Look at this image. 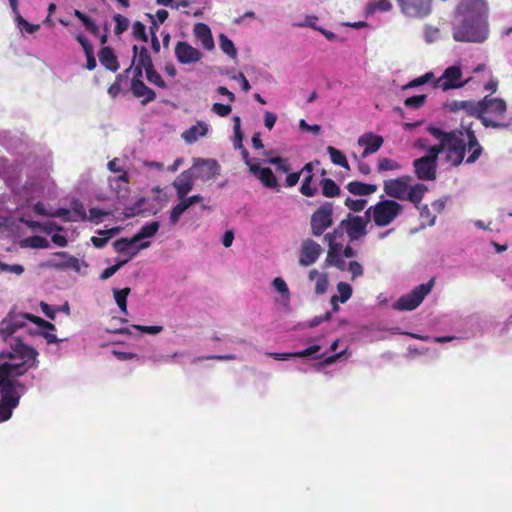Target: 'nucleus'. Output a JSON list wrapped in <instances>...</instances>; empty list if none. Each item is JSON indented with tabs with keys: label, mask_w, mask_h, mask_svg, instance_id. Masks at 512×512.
<instances>
[{
	"label": "nucleus",
	"mask_w": 512,
	"mask_h": 512,
	"mask_svg": "<svg viewBox=\"0 0 512 512\" xmlns=\"http://www.w3.org/2000/svg\"><path fill=\"white\" fill-rule=\"evenodd\" d=\"M459 22L453 26V39L480 43L488 36V7L484 0H464L456 10Z\"/></svg>",
	"instance_id": "obj_1"
},
{
	"label": "nucleus",
	"mask_w": 512,
	"mask_h": 512,
	"mask_svg": "<svg viewBox=\"0 0 512 512\" xmlns=\"http://www.w3.org/2000/svg\"><path fill=\"white\" fill-rule=\"evenodd\" d=\"M427 131L435 138L443 137L446 159L455 167L463 162L467 147L471 151L466 159L468 164L476 162L482 154L483 148L471 127L445 132L438 127L429 126Z\"/></svg>",
	"instance_id": "obj_2"
},
{
	"label": "nucleus",
	"mask_w": 512,
	"mask_h": 512,
	"mask_svg": "<svg viewBox=\"0 0 512 512\" xmlns=\"http://www.w3.org/2000/svg\"><path fill=\"white\" fill-rule=\"evenodd\" d=\"M11 348L12 352L7 354L9 361L0 363V369L4 366L6 367L7 379L12 384V387L17 389V387H22V384L15 378L26 374L31 368L38 366V351L24 344L19 338L14 339Z\"/></svg>",
	"instance_id": "obj_3"
},
{
	"label": "nucleus",
	"mask_w": 512,
	"mask_h": 512,
	"mask_svg": "<svg viewBox=\"0 0 512 512\" xmlns=\"http://www.w3.org/2000/svg\"><path fill=\"white\" fill-rule=\"evenodd\" d=\"M481 110V123L484 127L494 129L509 127V123L503 121L507 111V105L502 98H495L490 95H486L482 99Z\"/></svg>",
	"instance_id": "obj_4"
},
{
	"label": "nucleus",
	"mask_w": 512,
	"mask_h": 512,
	"mask_svg": "<svg viewBox=\"0 0 512 512\" xmlns=\"http://www.w3.org/2000/svg\"><path fill=\"white\" fill-rule=\"evenodd\" d=\"M7 371L4 366L0 369V422H5L12 417L13 410L18 407L20 395L7 379Z\"/></svg>",
	"instance_id": "obj_5"
},
{
	"label": "nucleus",
	"mask_w": 512,
	"mask_h": 512,
	"mask_svg": "<svg viewBox=\"0 0 512 512\" xmlns=\"http://www.w3.org/2000/svg\"><path fill=\"white\" fill-rule=\"evenodd\" d=\"M434 285V279L429 280L427 283L420 284L415 287L410 293L401 296L394 304L393 307L398 311H412L416 309L428 295Z\"/></svg>",
	"instance_id": "obj_6"
},
{
	"label": "nucleus",
	"mask_w": 512,
	"mask_h": 512,
	"mask_svg": "<svg viewBox=\"0 0 512 512\" xmlns=\"http://www.w3.org/2000/svg\"><path fill=\"white\" fill-rule=\"evenodd\" d=\"M403 206L395 200H382L373 205L374 223L376 226L390 225L402 212Z\"/></svg>",
	"instance_id": "obj_7"
},
{
	"label": "nucleus",
	"mask_w": 512,
	"mask_h": 512,
	"mask_svg": "<svg viewBox=\"0 0 512 512\" xmlns=\"http://www.w3.org/2000/svg\"><path fill=\"white\" fill-rule=\"evenodd\" d=\"M333 210V203L327 201L312 213L310 218V227L313 236H321L329 227L332 226Z\"/></svg>",
	"instance_id": "obj_8"
},
{
	"label": "nucleus",
	"mask_w": 512,
	"mask_h": 512,
	"mask_svg": "<svg viewBox=\"0 0 512 512\" xmlns=\"http://www.w3.org/2000/svg\"><path fill=\"white\" fill-rule=\"evenodd\" d=\"M462 69L460 66L447 67L441 77L433 83L434 88H441L443 91L463 87L467 81H462Z\"/></svg>",
	"instance_id": "obj_9"
},
{
	"label": "nucleus",
	"mask_w": 512,
	"mask_h": 512,
	"mask_svg": "<svg viewBox=\"0 0 512 512\" xmlns=\"http://www.w3.org/2000/svg\"><path fill=\"white\" fill-rule=\"evenodd\" d=\"M338 229L345 231L350 241H357L367 234V226L361 216H355L351 213L340 221Z\"/></svg>",
	"instance_id": "obj_10"
},
{
	"label": "nucleus",
	"mask_w": 512,
	"mask_h": 512,
	"mask_svg": "<svg viewBox=\"0 0 512 512\" xmlns=\"http://www.w3.org/2000/svg\"><path fill=\"white\" fill-rule=\"evenodd\" d=\"M401 12L412 18L427 17L432 11V0H396Z\"/></svg>",
	"instance_id": "obj_11"
},
{
	"label": "nucleus",
	"mask_w": 512,
	"mask_h": 512,
	"mask_svg": "<svg viewBox=\"0 0 512 512\" xmlns=\"http://www.w3.org/2000/svg\"><path fill=\"white\" fill-rule=\"evenodd\" d=\"M191 169L195 179L202 181L214 179L220 174V165L215 159L197 158Z\"/></svg>",
	"instance_id": "obj_12"
},
{
	"label": "nucleus",
	"mask_w": 512,
	"mask_h": 512,
	"mask_svg": "<svg viewBox=\"0 0 512 512\" xmlns=\"http://www.w3.org/2000/svg\"><path fill=\"white\" fill-rule=\"evenodd\" d=\"M174 53L177 61L183 65L196 64L203 58V53L186 41H178Z\"/></svg>",
	"instance_id": "obj_13"
},
{
	"label": "nucleus",
	"mask_w": 512,
	"mask_h": 512,
	"mask_svg": "<svg viewBox=\"0 0 512 512\" xmlns=\"http://www.w3.org/2000/svg\"><path fill=\"white\" fill-rule=\"evenodd\" d=\"M414 172L419 180L433 181L437 176V163L429 157H420L413 161Z\"/></svg>",
	"instance_id": "obj_14"
},
{
	"label": "nucleus",
	"mask_w": 512,
	"mask_h": 512,
	"mask_svg": "<svg viewBox=\"0 0 512 512\" xmlns=\"http://www.w3.org/2000/svg\"><path fill=\"white\" fill-rule=\"evenodd\" d=\"M321 251V246L312 239L304 240L301 245L299 264L305 267L314 264L319 258Z\"/></svg>",
	"instance_id": "obj_15"
},
{
	"label": "nucleus",
	"mask_w": 512,
	"mask_h": 512,
	"mask_svg": "<svg viewBox=\"0 0 512 512\" xmlns=\"http://www.w3.org/2000/svg\"><path fill=\"white\" fill-rule=\"evenodd\" d=\"M409 180V176L385 180L384 191L389 197L403 201L409 188Z\"/></svg>",
	"instance_id": "obj_16"
},
{
	"label": "nucleus",
	"mask_w": 512,
	"mask_h": 512,
	"mask_svg": "<svg viewBox=\"0 0 512 512\" xmlns=\"http://www.w3.org/2000/svg\"><path fill=\"white\" fill-rule=\"evenodd\" d=\"M482 99L475 100H454L450 103L449 108L452 112L463 111L470 117H475L481 120L482 117Z\"/></svg>",
	"instance_id": "obj_17"
},
{
	"label": "nucleus",
	"mask_w": 512,
	"mask_h": 512,
	"mask_svg": "<svg viewBox=\"0 0 512 512\" xmlns=\"http://www.w3.org/2000/svg\"><path fill=\"white\" fill-rule=\"evenodd\" d=\"M194 174L192 169H187L180 173L173 181L172 186L176 190L178 198H184L192 191L194 186Z\"/></svg>",
	"instance_id": "obj_18"
},
{
	"label": "nucleus",
	"mask_w": 512,
	"mask_h": 512,
	"mask_svg": "<svg viewBox=\"0 0 512 512\" xmlns=\"http://www.w3.org/2000/svg\"><path fill=\"white\" fill-rule=\"evenodd\" d=\"M383 142L384 139L382 136L374 134L372 132H367L361 135L358 138V145L364 147V150L361 155L362 158H365L368 155L377 152L381 148Z\"/></svg>",
	"instance_id": "obj_19"
},
{
	"label": "nucleus",
	"mask_w": 512,
	"mask_h": 512,
	"mask_svg": "<svg viewBox=\"0 0 512 512\" xmlns=\"http://www.w3.org/2000/svg\"><path fill=\"white\" fill-rule=\"evenodd\" d=\"M250 172L254 174L262 185L266 188L274 189L278 187L277 179L270 168H261L258 162L250 166Z\"/></svg>",
	"instance_id": "obj_20"
},
{
	"label": "nucleus",
	"mask_w": 512,
	"mask_h": 512,
	"mask_svg": "<svg viewBox=\"0 0 512 512\" xmlns=\"http://www.w3.org/2000/svg\"><path fill=\"white\" fill-rule=\"evenodd\" d=\"M130 90L134 97L142 98V105H147L156 99L155 91L149 88L142 80L131 81Z\"/></svg>",
	"instance_id": "obj_21"
},
{
	"label": "nucleus",
	"mask_w": 512,
	"mask_h": 512,
	"mask_svg": "<svg viewBox=\"0 0 512 512\" xmlns=\"http://www.w3.org/2000/svg\"><path fill=\"white\" fill-rule=\"evenodd\" d=\"M134 238H119L113 243V247L117 253H128L129 254V260L135 257L138 254V251L141 249H146L150 246V242H142L138 249L134 251H130V248L135 244Z\"/></svg>",
	"instance_id": "obj_22"
},
{
	"label": "nucleus",
	"mask_w": 512,
	"mask_h": 512,
	"mask_svg": "<svg viewBox=\"0 0 512 512\" xmlns=\"http://www.w3.org/2000/svg\"><path fill=\"white\" fill-rule=\"evenodd\" d=\"M193 33L197 40L206 50H212L215 47L212 32L210 27L205 23H196L193 28Z\"/></svg>",
	"instance_id": "obj_23"
},
{
	"label": "nucleus",
	"mask_w": 512,
	"mask_h": 512,
	"mask_svg": "<svg viewBox=\"0 0 512 512\" xmlns=\"http://www.w3.org/2000/svg\"><path fill=\"white\" fill-rule=\"evenodd\" d=\"M133 59L131 65L135 63L144 68L145 72L154 68L152 58L145 46H142L139 50L137 45H134L133 48Z\"/></svg>",
	"instance_id": "obj_24"
},
{
	"label": "nucleus",
	"mask_w": 512,
	"mask_h": 512,
	"mask_svg": "<svg viewBox=\"0 0 512 512\" xmlns=\"http://www.w3.org/2000/svg\"><path fill=\"white\" fill-rule=\"evenodd\" d=\"M100 63L112 72H116L119 69V62L112 48L105 46L100 49L99 53Z\"/></svg>",
	"instance_id": "obj_25"
},
{
	"label": "nucleus",
	"mask_w": 512,
	"mask_h": 512,
	"mask_svg": "<svg viewBox=\"0 0 512 512\" xmlns=\"http://www.w3.org/2000/svg\"><path fill=\"white\" fill-rule=\"evenodd\" d=\"M346 189L353 195L367 196L377 191V185L366 184L360 181H351L346 185Z\"/></svg>",
	"instance_id": "obj_26"
},
{
	"label": "nucleus",
	"mask_w": 512,
	"mask_h": 512,
	"mask_svg": "<svg viewBox=\"0 0 512 512\" xmlns=\"http://www.w3.org/2000/svg\"><path fill=\"white\" fill-rule=\"evenodd\" d=\"M321 349L320 345H312L302 351L293 352V353H268L269 356L273 357L276 360H287L292 357L297 358H305L309 357L317 352H319Z\"/></svg>",
	"instance_id": "obj_27"
},
{
	"label": "nucleus",
	"mask_w": 512,
	"mask_h": 512,
	"mask_svg": "<svg viewBox=\"0 0 512 512\" xmlns=\"http://www.w3.org/2000/svg\"><path fill=\"white\" fill-rule=\"evenodd\" d=\"M428 188L424 184L417 183L414 186L408 188L404 200L410 201L416 208L421 207L420 203L427 192Z\"/></svg>",
	"instance_id": "obj_28"
},
{
	"label": "nucleus",
	"mask_w": 512,
	"mask_h": 512,
	"mask_svg": "<svg viewBox=\"0 0 512 512\" xmlns=\"http://www.w3.org/2000/svg\"><path fill=\"white\" fill-rule=\"evenodd\" d=\"M208 132L207 125L204 122H198L182 133V138L187 143H194L198 140L199 136H205Z\"/></svg>",
	"instance_id": "obj_29"
},
{
	"label": "nucleus",
	"mask_w": 512,
	"mask_h": 512,
	"mask_svg": "<svg viewBox=\"0 0 512 512\" xmlns=\"http://www.w3.org/2000/svg\"><path fill=\"white\" fill-rule=\"evenodd\" d=\"M119 227H114L106 230H98L97 234L102 237H91V242L95 248H103L108 243V240L119 232Z\"/></svg>",
	"instance_id": "obj_30"
},
{
	"label": "nucleus",
	"mask_w": 512,
	"mask_h": 512,
	"mask_svg": "<svg viewBox=\"0 0 512 512\" xmlns=\"http://www.w3.org/2000/svg\"><path fill=\"white\" fill-rule=\"evenodd\" d=\"M160 224L158 221H152L145 224L134 236V241L137 243L145 238L154 236L159 230Z\"/></svg>",
	"instance_id": "obj_31"
},
{
	"label": "nucleus",
	"mask_w": 512,
	"mask_h": 512,
	"mask_svg": "<svg viewBox=\"0 0 512 512\" xmlns=\"http://www.w3.org/2000/svg\"><path fill=\"white\" fill-rule=\"evenodd\" d=\"M322 194L327 198L339 196L341 193L340 187L330 178H324L320 182Z\"/></svg>",
	"instance_id": "obj_32"
},
{
	"label": "nucleus",
	"mask_w": 512,
	"mask_h": 512,
	"mask_svg": "<svg viewBox=\"0 0 512 512\" xmlns=\"http://www.w3.org/2000/svg\"><path fill=\"white\" fill-rule=\"evenodd\" d=\"M341 249H335V247H331L328 250L326 262L329 265H333L337 267L339 270L343 271L346 270V263L342 258V255L340 254Z\"/></svg>",
	"instance_id": "obj_33"
},
{
	"label": "nucleus",
	"mask_w": 512,
	"mask_h": 512,
	"mask_svg": "<svg viewBox=\"0 0 512 512\" xmlns=\"http://www.w3.org/2000/svg\"><path fill=\"white\" fill-rule=\"evenodd\" d=\"M327 152L330 155V159L333 164L341 166L347 170L350 169L346 156L338 149L328 146Z\"/></svg>",
	"instance_id": "obj_34"
},
{
	"label": "nucleus",
	"mask_w": 512,
	"mask_h": 512,
	"mask_svg": "<svg viewBox=\"0 0 512 512\" xmlns=\"http://www.w3.org/2000/svg\"><path fill=\"white\" fill-rule=\"evenodd\" d=\"M73 14L83 23L86 30H88L91 34L95 36L99 34L98 26L89 16L77 9L74 10Z\"/></svg>",
	"instance_id": "obj_35"
},
{
	"label": "nucleus",
	"mask_w": 512,
	"mask_h": 512,
	"mask_svg": "<svg viewBox=\"0 0 512 512\" xmlns=\"http://www.w3.org/2000/svg\"><path fill=\"white\" fill-rule=\"evenodd\" d=\"M130 293V288L114 290V299L122 313L127 314V297Z\"/></svg>",
	"instance_id": "obj_36"
},
{
	"label": "nucleus",
	"mask_w": 512,
	"mask_h": 512,
	"mask_svg": "<svg viewBox=\"0 0 512 512\" xmlns=\"http://www.w3.org/2000/svg\"><path fill=\"white\" fill-rule=\"evenodd\" d=\"M23 246L35 249H43L49 247V241L42 236L34 235L24 239Z\"/></svg>",
	"instance_id": "obj_37"
},
{
	"label": "nucleus",
	"mask_w": 512,
	"mask_h": 512,
	"mask_svg": "<svg viewBox=\"0 0 512 512\" xmlns=\"http://www.w3.org/2000/svg\"><path fill=\"white\" fill-rule=\"evenodd\" d=\"M219 45L221 50L227 54L228 56L235 58L237 55V50L234 46V43L225 35L220 34L219 36Z\"/></svg>",
	"instance_id": "obj_38"
},
{
	"label": "nucleus",
	"mask_w": 512,
	"mask_h": 512,
	"mask_svg": "<svg viewBox=\"0 0 512 512\" xmlns=\"http://www.w3.org/2000/svg\"><path fill=\"white\" fill-rule=\"evenodd\" d=\"M11 318L7 316L0 322V339L6 341L16 331L11 324Z\"/></svg>",
	"instance_id": "obj_39"
},
{
	"label": "nucleus",
	"mask_w": 512,
	"mask_h": 512,
	"mask_svg": "<svg viewBox=\"0 0 512 512\" xmlns=\"http://www.w3.org/2000/svg\"><path fill=\"white\" fill-rule=\"evenodd\" d=\"M313 174H307L301 184L300 192L306 197H313L317 193V187L311 186Z\"/></svg>",
	"instance_id": "obj_40"
},
{
	"label": "nucleus",
	"mask_w": 512,
	"mask_h": 512,
	"mask_svg": "<svg viewBox=\"0 0 512 512\" xmlns=\"http://www.w3.org/2000/svg\"><path fill=\"white\" fill-rule=\"evenodd\" d=\"M368 201L366 199H352L347 197L344 201V205L352 212H361L365 209Z\"/></svg>",
	"instance_id": "obj_41"
},
{
	"label": "nucleus",
	"mask_w": 512,
	"mask_h": 512,
	"mask_svg": "<svg viewBox=\"0 0 512 512\" xmlns=\"http://www.w3.org/2000/svg\"><path fill=\"white\" fill-rule=\"evenodd\" d=\"M420 211V217L422 219V223L428 226H433L436 221V215L432 214L430 208L427 204L421 205V207L417 208Z\"/></svg>",
	"instance_id": "obj_42"
},
{
	"label": "nucleus",
	"mask_w": 512,
	"mask_h": 512,
	"mask_svg": "<svg viewBox=\"0 0 512 512\" xmlns=\"http://www.w3.org/2000/svg\"><path fill=\"white\" fill-rule=\"evenodd\" d=\"M436 139L439 140V143L430 146L428 148V154L424 156L429 157V159L433 160L435 163H437L439 154L445 151L443 137H439Z\"/></svg>",
	"instance_id": "obj_43"
},
{
	"label": "nucleus",
	"mask_w": 512,
	"mask_h": 512,
	"mask_svg": "<svg viewBox=\"0 0 512 512\" xmlns=\"http://www.w3.org/2000/svg\"><path fill=\"white\" fill-rule=\"evenodd\" d=\"M114 21L116 22V26L114 32L116 35L123 34L129 28V20L127 17L121 14H115L113 16Z\"/></svg>",
	"instance_id": "obj_44"
},
{
	"label": "nucleus",
	"mask_w": 512,
	"mask_h": 512,
	"mask_svg": "<svg viewBox=\"0 0 512 512\" xmlns=\"http://www.w3.org/2000/svg\"><path fill=\"white\" fill-rule=\"evenodd\" d=\"M145 73L146 78L150 83L162 89L167 88L166 82L162 79L161 75L155 70V68H152L151 70H148Z\"/></svg>",
	"instance_id": "obj_45"
},
{
	"label": "nucleus",
	"mask_w": 512,
	"mask_h": 512,
	"mask_svg": "<svg viewBox=\"0 0 512 512\" xmlns=\"http://www.w3.org/2000/svg\"><path fill=\"white\" fill-rule=\"evenodd\" d=\"M400 168H401V165L393 159H390V158L379 159V163H378V171L379 172L398 170Z\"/></svg>",
	"instance_id": "obj_46"
},
{
	"label": "nucleus",
	"mask_w": 512,
	"mask_h": 512,
	"mask_svg": "<svg viewBox=\"0 0 512 512\" xmlns=\"http://www.w3.org/2000/svg\"><path fill=\"white\" fill-rule=\"evenodd\" d=\"M337 291L339 293L338 299L342 303H345L346 301H348L352 295V287L350 286V284H348L346 282H339L337 284Z\"/></svg>",
	"instance_id": "obj_47"
},
{
	"label": "nucleus",
	"mask_w": 512,
	"mask_h": 512,
	"mask_svg": "<svg viewBox=\"0 0 512 512\" xmlns=\"http://www.w3.org/2000/svg\"><path fill=\"white\" fill-rule=\"evenodd\" d=\"M56 256L68 258L67 262L63 264H53L55 267H64V268H76L78 269L79 261L74 256H69L65 251H59L55 253Z\"/></svg>",
	"instance_id": "obj_48"
},
{
	"label": "nucleus",
	"mask_w": 512,
	"mask_h": 512,
	"mask_svg": "<svg viewBox=\"0 0 512 512\" xmlns=\"http://www.w3.org/2000/svg\"><path fill=\"white\" fill-rule=\"evenodd\" d=\"M129 262V259H124L119 262H117L115 265H112L106 269H104L100 275V279L107 280L110 277H112L122 266L127 264Z\"/></svg>",
	"instance_id": "obj_49"
},
{
	"label": "nucleus",
	"mask_w": 512,
	"mask_h": 512,
	"mask_svg": "<svg viewBox=\"0 0 512 512\" xmlns=\"http://www.w3.org/2000/svg\"><path fill=\"white\" fill-rule=\"evenodd\" d=\"M132 33H133V36L136 38V39H139L143 42H147L148 41V36L146 34V28H145V25L140 22V21H136L134 24H133V27H132Z\"/></svg>",
	"instance_id": "obj_50"
},
{
	"label": "nucleus",
	"mask_w": 512,
	"mask_h": 512,
	"mask_svg": "<svg viewBox=\"0 0 512 512\" xmlns=\"http://www.w3.org/2000/svg\"><path fill=\"white\" fill-rule=\"evenodd\" d=\"M391 8H392V4H391L390 0H378V1L370 3L368 5L369 12H374L376 10L386 12V11H389Z\"/></svg>",
	"instance_id": "obj_51"
},
{
	"label": "nucleus",
	"mask_w": 512,
	"mask_h": 512,
	"mask_svg": "<svg viewBox=\"0 0 512 512\" xmlns=\"http://www.w3.org/2000/svg\"><path fill=\"white\" fill-rule=\"evenodd\" d=\"M434 77V74L432 72H427L424 75L417 77L410 81L407 85H405L404 88H414L421 85H424L428 83L432 78Z\"/></svg>",
	"instance_id": "obj_52"
},
{
	"label": "nucleus",
	"mask_w": 512,
	"mask_h": 512,
	"mask_svg": "<svg viewBox=\"0 0 512 512\" xmlns=\"http://www.w3.org/2000/svg\"><path fill=\"white\" fill-rule=\"evenodd\" d=\"M426 98L427 96L426 95H415V96H412V97H408L405 101H404V104L406 107H411V108H420L426 101Z\"/></svg>",
	"instance_id": "obj_53"
},
{
	"label": "nucleus",
	"mask_w": 512,
	"mask_h": 512,
	"mask_svg": "<svg viewBox=\"0 0 512 512\" xmlns=\"http://www.w3.org/2000/svg\"><path fill=\"white\" fill-rule=\"evenodd\" d=\"M28 314H16L13 312L8 313L7 318H11V324L15 330L22 328L25 325V319H28Z\"/></svg>",
	"instance_id": "obj_54"
},
{
	"label": "nucleus",
	"mask_w": 512,
	"mask_h": 512,
	"mask_svg": "<svg viewBox=\"0 0 512 512\" xmlns=\"http://www.w3.org/2000/svg\"><path fill=\"white\" fill-rule=\"evenodd\" d=\"M211 110L220 117H226L231 113L232 107L229 104L214 103Z\"/></svg>",
	"instance_id": "obj_55"
},
{
	"label": "nucleus",
	"mask_w": 512,
	"mask_h": 512,
	"mask_svg": "<svg viewBox=\"0 0 512 512\" xmlns=\"http://www.w3.org/2000/svg\"><path fill=\"white\" fill-rule=\"evenodd\" d=\"M15 16H16L15 19H16L18 25L24 27L25 31L29 34L36 32L40 28V26L38 24L35 25V24H31L28 21H26L20 15V13L16 14Z\"/></svg>",
	"instance_id": "obj_56"
},
{
	"label": "nucleus",
	"mask_w": 512,
	"mask_h": 512,
	"mask_svg": "<svg viewBox=\"0 0 512 512\" xmlns=\"http://www.w3.org/2000/svg\"><path fill=\"white\" fill-rule=\"evenodd\" d=\"M27 317H28V320H30L31 322L37 324L40 328H43V329H46V330H51V331L55 330V326L52 323L42 319L41 317L34 316V315H31V314L27 315Z\"/></svg>",
	"instance_id": "obj_57"
},
{
	"label": "nucleus",
	"mask_w": 512,
	"mask_h": 512,
	"mask_svg": "<svg viewBox=\"0 0 512 512\" xmlns=\"http://www.w3.org/2000/svg\"><path fill=\"white\" fill-rule=\"evenodd\" d=\"M328 288V277L326 274H322L316 280L315 293L318 295L324 294Z\"/></svg>",
	"instance_id": "obj_58"
},
{
	"label": "nucleus",
	"mask_w": 512,
	"mask_h": 512,
	"mask_svg": "<svg viewBox=\"0 0 512 512\" xmlns=\"http://www.w3.org/2000/svg\"><path fill=\"white\" fill-rule=\"evenodd\" d=\"M133 328H135L136 330H138L142 333H147V334H152V335L158 334L163 330V326H160V325H153V326L133 325Z\"/></svg>",
	"instance_id": "obj_59"
},
{
	"label": "nucleus",
	"mask_w": 512,
	"mask_h": 512,
	"mask_svg": "<svg viewBox=\"0 0 512 512\" xmlns=\"http://www.w3.org/2000/svg\"><path fill=\"white\" fill-rule=\"evenodd\" d=\"M0 271H6L20 275L24 272V267L20 264L9 265L0 261Z\"/></svg>",
	"instance_id": "obj_60"
},
{
	"label": "nucleus",
	"mask_w": 512,
	"mask_h": 512,
	"mask_svg": "<svg viewBox=\"0 0 512 512\" xmlns=\"http://www.w3.org/2000/svg\"><path fill=\"white\" fill-rule=\"evenodd\" d=\"M185 211H186V210H185V208H184V207L181 205V203L179 202L176 206H174V207L172 208V210H171V212H170V217H169L170 222H171L172 224H176V223L179 221V219H180L181 215H182Z\"/></svg>",
	"instance_id": "obj_61"
},
{
	"label": "nucleus",
	"mask_w": 512,
	"mask_h": 512,
	"mask_svg": "<svg viewBox=\"0 0 512 512\" xmlns=\"http://www.w3.org/2000/svg\"><path fill=\"white\" fill-rule=\"evenodd\" d=\"M346 269L352 274V279L353 280L356 277H359V276H361L363 274V267L357 261L349 262L348 267Z\"/></svg>",
	"instance_id": "obj_62"
},
{
	"label": "nucleus",
	"mask_w": 512,
	"mask_h": 512,
	"mask_svg": "<svg viewBox=\"0 0 512 512\" xmlns=\"http://www.w3.org/2000/svg\"><path fill=\"white\" fill-rule=\"evenodd\" d=\"M273 286L282 295H285L286 297L289 296L288 286H287L286 282L282 278L276 277L273 280Z\"/></svg>",
	"instance_id": "obj_63"
},
{
	"label": "nucleus",
	"mask_w": 512,
	"mask_h": 512,
	"mask_svg": "<svg viewBox=\"0 0 512 512\" xmlns=\"http://www.w3.org/2000/svg\"><path fill=\"white\" fill-rule=\"evenodd\" d=\"M50 216L51 217H59L64 222L74 221V219L71 218L70 210L67 208H59V209L55 210L54 212L50 213Z\"/></svg>",
	"instance_id": "obj_64"
}]
</instances>
